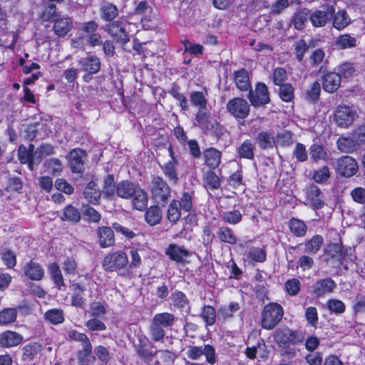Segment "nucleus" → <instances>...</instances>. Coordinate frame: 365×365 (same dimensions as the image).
Instances as JSON below:
<instances>
[{
    "mask_svg": "<svg viewBox=\"0 0 365 365\" xmlns=\"http://www.w3.org/2000/svg\"><path fill=\"white\" fill-rule=\"evenodd\" d=\"M117 197L124 200H130L134 209L143 211L148 205L147 192L135 182L128 180L117 183Z\"/></svg>",
    "mask_w": 365,
    "mask_h": 365,
    "instance_id": "nucleus-1",
    "label": "nucleus"
},
{
    "mask_svg": "<svg viewBox=\"0 0 365 365\" xmlns=\"http://www.w3.org/2000/svg\"><path fill=\"white\" fill-rule=\"evenodd\" d=\"M365 143V125H361L348 135L340 136L336 141L337 149L344 153L357 151Z\"/></svg>",
    "mask_w": 365,
    "mask_h": 365,
    "instance_id": "nucleus-2",
    "label": "nucleus"
},
{
    "mask_svg": "<svg viewBox=\"0 0 365 365\" xmlns=\"http://www.w3.org/2000/svg\"><path fill=\"white\" fill-rule=\"evenodd\" d=\"M153 200L163 206L165 205L171 196V188L160 176H154L149 185Z\"/></svg>",
    "mask_w": 365,
    "mask_h": 365,
    "instance_id": "nucleus-3",
    "label": "nucleus"
},
{
    "mask_svg": "<svg viewBox=\"0 0 365 365\" xmlns=\"http://www.w3.org/2000/svg\"><path fill=\"white\" fill-rule=\"evenodd\" d=\"M284 315L282 307L274 302L267 304L262 313L261 324L262 328L271 330L281 321Z\"/></svg>",
    "mask_w": 365,
    "mask_h": 365,
    "instance_id": "nucleus-4",
    "label": "nucleus"
},
{
    "mask_svg": "<svg viewBox=\"0 0 365 365\" xmlns=\"http://www.w3.org/2000/svg\"><path fill=\"white\" fill-rule=\"evenodd\" d=\"M128 264V258L125 252L118 250L108 254L103 259L102 267L106 272H121Z\"/></svg>",
    "mask_w": 365,
    "mask_h": 365,
    "instance_id": "nucleus-5",
    "label": "nucleus"
},
{
    "mask_svg": "<svg viewBox=\"0 0 365 365\" xmlns=\"http://www.w3.org/2000/svg\"><path fill=\"white\" fill-rule=\"evenodd\" d=\"M274 339L279 347H287L291 344L297 345L304 342V336L302 333L292 331L288 328L277 329Z\"/></svg>",
    "mask_w": 365,
    "mask_h": 365,
    "instance_id": "nucleus-6",
    "label": "nucleus"
},
{
    "mask_svg": "<svg viewBox=\"0 0 365 365\" xmlns=\"http://www.w3.org/2000/svg\"><path fill=\"white\" fill-rule=\"evenodd\" d=\"M228 113L236 120H244L250 114V106L247 100L236 97L230 100L226 106Z\"/></svg>",
    "mask_w": 365,
    "mask_h": 365,
    "instance_id": "nucleus-7",
    "label": "nucleus"
},
{
    "mask_svg": "<svg viewBox=\"0 0 365 365\" xmlns=\"http://www.w3.org/2000/svg\"><path fill=\"white\" fill-rule=\"evenodd\" d=\"M357 117L356 109L353 106L341 105L335 110L334 120L341 128H348Z\"/></svg>",
    "mask_w": 365,
    "mask_h": 365,
    "instance_id": "nucleus-8",
    "label": "nucleus"
},
{
    "mask_svg": "<svg viewBox=\"0 0 365 365\" xmlns=\"http://www.w3.org/2000/svg\"><path fill=\"white\" fill-rule=\"evenodd\" d=\"M344 257V247L341 244L334 243L328 246L324 255V261L327 266L338 268L341 265Z\"/></svg>",
    "mask_w": 365,
    "mask_h": 365,
    "instance_id": "nucleus-9",
    "label": "nucleus"
},
{
    "mask_svg": "<svg viewBox=\"0 0 365 365\" xmlns=\"http://www.w3.org/2000/svg\"><path fill=\"white\" fill-rule=\"evenodd\" d=\"M126 21L123 19L113 21L107 24L106 31L116 41V42L125 44L130 41L129 36L125 30Z\"/></svg>",
    "mask_w": 365,
    "mask_h": 365,
    "instance_id": "nucleus-10",
    "label": "nucleus"
},
{
    "mask_svg": "<svg viewBox=\"0 0 365 365\" xmlns=\"http://www.w3.org/2000/svg\"><path fill=\"white\" fill-rule=\"evenodd\" d=\"M247 98L254 107H259L269 103V96L267 86L263 83H258L255 91L252 89L250 90Z\"/></svg>",
    "mask_w": 365,
    "mask_h": 365,
    "instance_id": "nucleus-11",
    "label": "nucleus"
},
{
    "mask_svg": "<svg viewBox=\"0 0 365 365\" xmlns=\"http://www.w3.org/2000/svg\"><path fill=\"white\" fill-rule=\"evenodd\" d=\"M68 336L70 339L82 343L83 349L78 352V359L80 361H85L92 351V345L87 335L76 330H70L68 331Z\"/></svg>",
    "mask_w": 365,
    "mask_h": 365,
    "instance_id": "nucleus-12",
    "label": "nucleus"
},
{
    "mask_svg": "<svg viewBox=\"0 0 365 365\" xmlns=\"http://www.w3.org/2000/svg\"><path fill=\"white\" fill-rule=\"evenodd\" d=\"M358 168L356 160L349 155H344L339 158L336 162L337 173L345 178L354 175L358 170Z\"/></svg>",
    "mask_w": 365,
    "mask_h": 365,
    "instance_id": "nucleus-13",
    "label": "nucleus"
},
{
    "mask_svg": "<svg viewBox=\"0 0 365 365\" xmlns=\"http://www.w3.org/2000/svg\"><path fill=\"white\" fill-rule=\"evenodd\" d=\"M334 7L333 6L328 7L327 11L309 9V21L315 28L324 27L331 20L329 14H334Z\"/></svg>",
    "mask_w": 365,
    "mask_h": 365,
    "instance_id": "nucleus-14",
    "label": "nucleus"
},
{
    "mask_svg": "<svg viewBox=\"0 0 365 365\" xmlns=\"http://www.w3.org/2000/svg\"><path fill=\"white\" fill-rule=\"evenodd\" d=\"M306 200L315 210L320 209L324 205L323 195L319 188L314 184L308 185L303 190Z\"/></svg>",
    "mask_w": 365,
    "mask_h": 365,
    "instance_id": "nucleus-15",
    "label": "nucleus"
},
{
    "mask_svg": "<svg viewBox=\"0 0 365 365\" xmlns=\"http://www.w3.org/2000/svg\"><path fill=\"white\" fill-rule=\"evenodd\" d=\"M86 153L80 148L73 149L69 153L70 167L73 173H81L84 170Z\"/></svg>",
    "mask_w": 365,
    "mask_h": 365,
    "instance_id": "nucleus-16",
    "label": "nucleus"
},
{
    "mask_svg": "<svg viewBox=\"0 0 365 365\" xmlns=\"http://www.w3.org/2000/svg\"><path fill=\"white\" fill-rule=\"evenodd\" d=\"M24 341V336L14 331L6 330L0 334V346L12 348L20 345Z\"/></svg>",
    "mask_w": 365,
    "mask_h": 365,
    "instance_id": "nucleus-17",
    "label": "nucleus"
},
{
    "mask_svg": "<svg viewBox=\"0 0 365 365\" xmlns=\"http://www.w3.org/2000/svg\"><path fill=\"white\" fill-rule=\"evenodd\" d=\"M336 287V283L331 278H326L317 280L312 287V294L320 297L327 293L332 292Z\"/></svg>",
    "mask_w": 365,
    "mask_h": 365,
    "instance_id": "nucleus-18",
    "label": "nucleus"
},
{
    "mask_svg": "<svg viewBox=\"0 0 365 365\" xmlns=\"http://www.w3.org/2000/svg\"><path fill=\"white\" fill-rule=\"evenodd\" d=\"M166 255L170 259L181 263L185 259L190 255V252L183 246H179L176 244H171L168 246L165 251Z\"/></svg>",
    "mask_w": 365,
    "mask_h": 365,
    "instance_id": "nucleus-19",
    "label": "nucleus"
},
{
    "mask_svg": "<svg viewBox=\"0 0 365 365\" xmlns=\"http://www.w3.org/2000/svg\"><path fill=\"white\" fill-rule=\"evenodd\" d=\"M196 120L199 126L204 130H213L218 125L215 120H210L206 108H198Z\"/></svg>",
    "mask_w": 365,
    "mask_h": 365,
    "instance_id": "nucleus-20",
    "label": "nucleus"
},
{
    "mask_svg": "<svg viewBox=\"0 0 365 365\" xmlns=\"http://www.w3.org/2000/svg\"><path fill=\"white\" fill-rule=\"evenodd\" d=\"M24 273L30 279L38 281L43 277L44 270L40 264L31 260L24 265Z\"/></svg>",
    "mask_w": 365,
    "mask_h": 365,
    "instance_id": "nucleus-21",
    "label": "nucleus"
},
{
    "mask_svg": "<svg viewBox=\"0 0 365 365\" xmlns=\"http://www.w3.org/2000/svg\"><path fill=\"white\" fill-rule=\"evenodd\" d=\"M98 243L103 248L109 247L114 245L115 237L112 228L109 227H100L97 230Z\"/></svg>",
    "mask_w": 365,
    "mask_h": 365,
    "instance_id": "nucleus-22",
    "label": "nucleus"
},
{
    "mask_svg": "<svg viewBox=\"0 0 365 365\" xmlns=\"http://www.w3.org/2000/svg\"><path fill=\"white\" fill-rule=\"evenodd\" d=\"M341 81V76L339 73H327L323 77V88L327 92L334 93L339 88Z\"/></svg>",
    "mask_w": 365,
    "mask_h": 365,
    "instance_id": "nucleus-23",
    "label": "nucleus"
},
{
    "mask_svg": "<svg viewBox=\"0 0 365 365\" xmlns=\"http://www.w3.org/2000/svg\"><path fill=\"white\" fill-rule=\"evenodd\" d=\"M331 14L332 15V26L338 31L344 29L351 23V19L345 9H339L337 12L334 11Z\"/></svg>",
    "mask_w": 365,
    "mask_h": 365,
    "instance_id": "nucleus-24",
    "label": "nucleus"
},
{
    "mask_svg": "<svg viewBox=\"0 0 365 365\" xmlns=\"http://www.w3.org/2000/svg\"><path fill=\"white\" fill-rule=\"evenodd\" d=\"M79 65L81 66V71L89 74H96L101 69L100 59L96 56H90L83 58L79 61Z\"/></svg>",
    "mask_w": 365,
    "mask_h": 365,
    "instance_id": "nucleus-25",
    "label": "nucleus"
},
{
    "mask_svg": "<svg viewBox=\"0 0 365 365\" xmlns=\"http://www.w3.org/2000/svg\"><path fill=\"white\" fill-rule=\"evenodd\" d=\"M73 27V21L68 16L54 20L53 31L58 36H64Z\"/></svg>",
    "mask_w": 365,
    "mask_h": 365,
    "instance_id": "nucleus-26",
    "label": "nucleus"
},
{
    "mask_svg": "<svg viewBox=\"0 0 365 365\" xmlns=\"http://www.w3.org/2000/svg\"><path fill=\"white\" fill-rule=\"evenodd\" d=\"M234 80L239 90L246 91L251 89L249 74L246 69L242 68L235 71L234 73Z\"/></svg>",
    "mask_w": 365,
    "mask_h": 365,
    "instance_id": "nucleus-27",
    "label": "nucleus"
},
{
    "mask_svg": "<svg viewBox=\"0 0 365 365\" xmlns=\"http://www.w3.org/2000/svg\"><path fill=\"white\" fill-rule=\"evenodd\" d=\"M42 345L38 342H32L26 344L22 349V359L30 362L33 361L41 351Z\"/></svg>",
    "mask_w": 365,
    "mask_h": 365,
    "instance_id": "nucleus-28",
    "label": "nucleus"
},
{
    "mask_svg": "<svg viewBox=\"0 0 365 365\" xmlns=\"http://www.w3.org/2000/svg\"><path fill=\"white\" fill-rule=\"evenodd\" d=\"M102 193L106 198L109 200H114L117 197V184H115L112 175H108L105 178Z\"/></svg>",
    "mask_w": 365,
    "mask_h": 365,
    "instance_id": "nucleus-29",
    "label": "nucleus"
},
{
    "mask_svg": "<svg viewBox=\"0 0 365 365\" xmlns=\"http://www.w3.org/2000/svg\"><path fill=\"white\" fill-rule=\"evenodd\" d=\"M205 163L211 169H215L220 165L221 153L214 148H210L204 151Z\"/></svg>",
    "mask_w": 365,
    "mask_h": 365,
    "instance_id": "nucleus-30",
    "label": "nucleus"
},
{
    "mask_svg": "<svg viewBox=\"0 0 365 365\" xmlns=\"http://www.w3.org/2000/svg\"><path fill=\"white\" fill-rule=\"evenodd\" d=\"M217 237L221 242L230 245H235L237 242V237L234 231L225 226H222L217 231Z\"/></svg>",
    "mask_w": 365,
    "mask_h": 365,
    "instance_id": "nucleus-31",
    "label": "nucleus"
},
{
    "mask_svg": "<svg viewBox=\"0 0 365 365\" xmlns=\"http://www.w3.org/2000/svg\"><path fill=\"white\" fill-rule=\"evenodd\" d=\"M100 11L101 19L106 21H111L118 15L117 6L110 2H103Z\"/></svg>",
    "mask_w": 365,
    "mask_h": 365,
    "instance_id": "nucleus-32",
    "label": "nucleus"
},
{
    "mask_svg": "<svg viewBox=\"0 0 365 365\" xmlns=\"http://www.w3.org/2000/svg\"><path fill=\"white\" fill-rule=\"evenodd\" d=\"M83 195L88 202L96 204L100 200L101 192L95 182H90L86 185Z\"/></svg>",
    "mask_w": 365,
    "mask_h": 365,
    "instance_id": "nucleus-33",
    "label": "nucleus"
},
{
    "mask_svg": "<svg viewBox=\"0 0 365 365\" xmlns=\"http://www.w3.org/2000/svg\"><path fill=\"white\" fill-rule=\"evenodd\" d=\"M357 39L349 34L339 35L335 41V46L339 49H347L356 46Z\"/></svg>",
    "mask_w": 365,
    "mask_h": 365,
    "instance_id": "nucleus-34",
    "label": "nucleus"
},
{
    "mask_svg": "<svg viewBox=\"0 0 365 365\" xmlns=\"http://www.w3.org/2000/svg\"><path fill=\"white\" fill-rule=\"evenodd\" d=\"M81 214L80 211L72 205L66 206L63 210V215L61 219L71 223H77L81 220Z\"/></svg>",
    "mask_w": 365,
    "mask_h": 365,
    "instance_id": "nucleus-35",
    "label": "nucleus"
},
{
    "mask_svg": "<svg viewBox=\"0 0 365 365\" xmlns=\"http://www.w3.org/2000/svg\"><path fill=\"white\" fill-rule=\"evenodd\" d=\"M308 20H309V9L303 8L294 14L292 24L296 29L302 30Z\"/></svg>",
    "mask_w": 365,
    "mask_h": 365,
    "instance_id": "nucleus-36",
    "label": "nucleus"
},
{
    "mask_svg": "<svg viewBox=\"0 0 365 365\" xmlns=\"http://www.w3.org/2000/svg\"><path fill=\"white\" fill-rule=\"evenodd\" d=\"M152 320L157 324L164 328H168L174 325L176 317L171 313L162 312L155 314Z\"/></svg>",
    "mask_w": 365,
    "mask_h": 365,
    "instance_id": "nucleus-37",
    "label": "nucleus"
},
{
    "mask_svg": "<svg viewBox=\"0 0 365 365\" xmlns=\"http://www.w3.org/2000/svg\"><path fill=\"white\" fill-rule=\"evenodd\" d=\"M178 163H175L173 161H168L163 166H161L163 174L173 184L178 183L179 180L178 174L176 169V165Z\"/></svg>",
    "mask_w": 365,
    "mask_h": 365,
    "instance_id": "nucleus-38",
    "label": "nucleus"
},
{
    "mask_svg": "<svg viewBox=\"0 0 365 365\" xmlns=\"http://www.w3.org/2000/svg\"><path fill=\"white\" fill-rule=\"evenodd\" d=\"M323 243V237L319 235H315L310 240L304 242V252L308 254L315 255L320 250Z\"/></svg>",
    "mask_w": 365,
    "mask_h": 365,
    "instance_id": "nucleus-39",
    "label": "nucleus"
},
{
    "mask_svg": "<svg viewBox=\"0 0 365 365\" xmlns=\"http://www.w3.org/2000/svg\"><path fill=\"white\" fill-rule=\"evenodd\" d=\"M256 142L262 149H268L274 147L275 139L272 133L261 131L256 137Z\"/></svg>",
    "mask_w": 365,
    "mask_h": 365,
    "instance_id": "nucleus-40",
    "label": "nucleus"
},
{
    "mask_svg": "<svg viewBox=\"0 0 365 365\" xmlns=\"http://www.w3.org/2000/svg\"><path fill=\"white\" fill-rule=\"evenodd\" d=\"M48 271L53 283L58 287V289H61L63 287H65L63 275L58 264L55 262L50 264Z\"/></svg>",
    "mask_w": 365,
    "mask_h": 365,
    "instance_id": "nucleus-41",
    "label": "nucleus"
},
{
    "mask_svg": "<svg viewBox=\"0 0 365 365\" xmlns=\"http://www.w3.org/2000/svg\"><path fill=\"white\" fill-rule=\"evenodd\" d=\"M310 158L315 163H318L320 160H327L328 158V153L326 148L322 145L314 143L309 148Z\"/></svg>",
    "mask_w": 365,
    "mask_h": 365,
    "instance_id": "nucleus-42",
    "label": "nucleus"
},
{
    "mask_svg": "<svg viewBox=\"0 0 365 365\" xmlns=\"http://www.w3.org/2000/svg\"><path fill=\"white\" fill-rule=\"evenodd\" d=\"M291 232L296 237H304L307 231V226L302 220L292 218L289 222Z\"/></svg>",
    "mask_w": 365,
    "mask_h": 365,
    "instance_id": "nucleus-43",
    "label": "nucleus"
},
{
    "mask_svg": "<svg viewBox=\"0 0 365 365\" xmlns=\"http://www.w3.org/2000/svg\"><path fill=\"white\" fill-rule=\"evenodd\" d=\"M145 217L146 222L150 225H155L160 222L162 214L158 205L150 207L145 212Z\"/></svg>",
    "mask_w": 365,
    "mask_h": 365,
    "instance_id": "nucleus-44",
    "label": "nucleus"
},
{
    "mask_svg": "<svg viewBox=\"0 0 365 365\" xmlns=\"http://www.w3.org/2000/svg\"><path fill=\"white\" fill-rule=\"evenodd\" d=\"M181 208L178 200H173L168 205L167 218L172 223H176L181 217Z\"/></svg>",
    "mask_w": 365,
    "mask_h": 365,
    "instance_id": "nucleus-45",
    "label": "nucleus"
},
{
    "mask_svg": "<svg viewBox=\"0 0 365 365\" xmlns=\"http://www.w3.org/2000/svg\"><path fill=\"white\" fill-rule=\"evenodd\" d=\"M107 309L105 302L93 301L90 303L88 313L93 317H101L107 313Z\"/></svg>",
    "mask_w": 365,
    "mask_h": 365,
    "instance_id": "nucleus-46",
    "label": "nucleus"
},
{
    "mask_svg": "<svg viewBox=\"0 0 365 365\" xmlns=\"http://www.w3.org/2000/svg\"><path fill=\"white\" fill-rule=\"evenodd\" d=\"M18 311L16 308H5L0 311V325H8L16 320Z\"/></svg>",
    "mask_w": 365,
    "mask_h": 365,
    "instance_id": "nucleus-47",
    "label": "nucleus"
},
{
    "mask_svg": "<svg viewBox=\"0 0 365 365\" xmlns=\"http://www.w3.org/2000/svg\"><path fill=\"white\" fill-rule=\"evenodd\" d=\"M255 145L250 140H246L239 146L238 155L240 158L251 160L254 158Z\"/></svg>",
    "mask_w": 365,
    "mask_h": 365,
    "instance_id": "nucleus-48",
    "label": "nucleus"
},
{
    "mask_svg": "<svg viewBox=\"0 0 365 365\" xmlns=\"http://www.w3.org/2000/svg\"><path fill=\"white\" fill-rule=\"evenodd\" d=\"M146 340L145 336H140L139 339L140 344L135 346V350L140 358L145 362H149L152 360V357L155 354H153L149 349L145 347Z\"/></svg>",
    "mask_w": 365,
    "mask_h": 365,
    "instance_id": "nucleus-49",
    "label": "nucleus"
},
{
    "mask_svg": "<svg viewBox=\"0 0 365 365\" xmlns=\"http://www.w3.org/2000/svg\"><path fill=\"white\" fill-rule=\"evenodd\" d=\"M34 152V145L33 144L29 145V148H26L24 145H19L18 148V156L20 162L23 164H26L27 162L36 156Z\"/></svg>",
    "mask_w": 365,
    "mask_h": 365,
    "instance_id": "nucleus-50",
    "label": "nucleus"
},
{
    "mask_svg": "<svg viewBox=\"0 0 365 365\" xmlns=\"http://www.w3.org/2000/svg\"><path fill=\"white\" fill-rule=\"evenodd\" d=\"M240 309V305L237 302H231L227 307H221L218 311V318L226 320L232 317L233 313Z\"/></svg>",
    "mask_w": 365,
    "mask_h": 365,
    "instance_id": "nucleus-51",
    "label": "nucleus"
},
{
    "mask_svg": "<svg viewBox=\"0 0 365 365\" xmlns=\"http://www.w3.org/2000/svg\"><path fill=\"white\" fill-rule=\"evenodd\" d=\"M45 318L53 324H61L64 321V313L62 309H50L45 313Z\"/></svg>",
    "mask_w": 365,
    "mask_h": 365,
    "instance_id": "nucleus-52",
    "label": "nucleus"
},
{
    "mask_svg": "<svg viewBox=\"0 0 365 365\" xmlns=\"http://www.w3.org/2000/svg\"><path fill=\"white\" fill-rule=\"evenodd\" d=\"M206 187L212 190L218 189L220 186V180L218 176L211 170L206 172L203 177Z\"/></svg>",
    "mask_w": 365,
    "mask_h": 365,
    "instance_id": "nucleus-53",
    "label": "nucleus"
},
{
    "mask_svg": "<svg viewBox=\"0 0 365 365\" xmlns=\"http://www.w3.org/2000/svg\"><path fill=\"white\" fill-rule=\"evenodd\" d=\"M201 317L206 325L212 326L215 324L216 321L215 309L212 306L206 305L203 307Z\"/></svg>",
    "mask_w": 365,
    "mask_h": 365,
    "instance_id": "nucleus-54",
    "label": "nucleus"
},
{
    "mask_svg": "<svg viewBox=\"0 0 365 365\" xmlns=\"http://www.w3.org/2000/svg\"><path fill=\"white\" fill-rule=\"evenodd\" d=\"M170 299L173 305L178 308L185 307L189 302L186 295L183 292L178 290L172 293Z\"/></svg>",
    "mask_w": 365,
    "mask_h": 365,
    "instance_id": "nucleus-55",
    "label": "nucleus"
},
{
    "mask_svg": "<svg viewBox=\"0 0 365 365\" xmlns=\"http://www.w3.org/2000/svg\"><path fill=\"white\" fill-rule=\"evenodd\" d=\"M277 143L282 147H289L294 143L293 134L291 131L284 130L277 135Z\"/></svg>",
    "mask_w": 365,
    "mask_h": 365,
    "instance_id": "nucleus-56",
    "label": "nucleus"
},
{
    "mask_svg": "<svg viewBox=\"0 0 365 365\" xmlns=\"http://www.w3.org/2000/svg\"><path fill=\"white\" fill-rule=\"evenodd\" d=\"M44 166L52 175H58L63 170V165L58 158H50L45 161Z\"/></svg>",
    "mask_w": 365,
    "mask_h": 365,
    "instance_id": "nucleus-57",
    "label": "nucleus"
},
{
    "mask_svg": "<svg viewBox=\"0 0 365 365\" xmlns=\"http://www.w3.org/2000/svg\"><path fill=\"white\" fill-rule=\"evenodd\" d=\"M247 257L254 262H262L266 259V253L260 247H252L248 252Z\"/></svg>",
    "mask_w": 365,
    "mask_h": 365,
    "instance_id": "nucleus-58",
    "label": "nucleus"
},
{
    "mask_svg": "<svg viewBox=\"0 0 365 365\" xmlns=\"http://www.w3.org/2000/svg\"><path fill=\"white\" fill-rule=\"evenodd\" d=\"M54 153V148L51 144H43L41 146L38 147L35 152L34 155L38 157V160H36V163H40L43 156L51 155Z\"/></svg>",
    "mask_w": 365,
    "mask_h": 365,
    "instance_id": "nucleus-59",
    "label": "nucleus"
},
{
    "mask_svg": "<svg viewBox=\"0 0 365 365\" xmlns=\"http://www.w3.org/2000/svg\"><path fill=\"white\" fill-rule=\"evenodd\" d=\"M280 86L279 96L282 101L290 102L294 98V88L289 83H284Z\"/></svg>",
    "mask_w": 365,
    "mask_h": 365,
    "instance_id": "nucleus-60",
    "label": "nucleus"
},
{
    "mask_svg": "<svg viewBox=\"0 0 365 365\" xmlns=\"http://www.w3.org/2000/svg\"><path fill=\"white\" fill-rule=\"evenodd\" d=\"M330 176L329 169L327 166H324L313 173L312 178L317 183H322L327 181Z\"/></svg>",
    "mask_w": 365,
    "mask_h": 365,
    "instance_id": "nucleus-61",
    "label": "nucleus"
},
{
    "mask_svg": "<svg viewBox=\"0 0 365 365\" xmlns=\"http://www.w3.org/2000/svg\"><path fill=\"white\" fill-rule=\"evenodd\" d=\"M190 99L192 105L199 108H206L207 100L202 92L194 91L190 93Z\"/></svg>",
    "mask_w": 365,
    "mask_h": 365,
    "instance_id": "nucleus-62",
    "label": "nucleus"
},
{
    "mask_svg": "<svg viewBox=\"0 0 365 365\" xmlns=\"http://www.w3.org/2000/svg\"><path fill=\"white\" fill-rule=\"evenodd\" d=\"M1 259L8 268L14 267L16 264V255L8 249H3L1 252Z\"/></svg>",
    "mask_w": 365,
    "mask_h": 365,
    "instance_id": "nucleus-63",
    "label": "nucleus"
},
{
    "mask_svg": "<svg viewBox=\"0 0 365 365\" xmlns=\"http://www.w3.org/2000/svg\"><path fill=\"white\" fill-rule=\"evenodd\" d=\"M350 195L352 200L359 204L364 205V208L365 209V188L363 187H356L354 188L351 192Z\"/></svg>",
    "mask_w": 365,
    "mask_h": 365,
    "instance_id": "nucleus-64",
    "label": "nucleus"
}]
</instances>
